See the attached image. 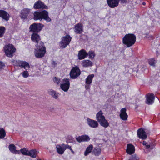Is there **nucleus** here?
<instances>
[{
  "label": "nucleus",
  "instance_id": "f257e3e1",
  "mask_svg": "<svg viewBox=\"0 0 160 160\" xmlns=\"http://www.w3.org/2000/svg\"><path fill=\"white\" fill-rule=\"evenodd\" d=\"M136 41V37L133 34H126L122 38V43L129 48L133 45Z\"/></svg>",
  "mask_w": 160,
  "mask_h": 160
},
{
  "label": "nucleus",
  "instance_id": "f03ea898",
  "mask_svg": "<svg viewBox=\"0 0 160 160\" xmlns=\"http://www.w3.org/2000/svg\"><path fill=\"white\" fill-rule=\"evenodd\" d=\"M35 46L36 47L35 51V57L39 58L43 57L46 52V48L43 42H40L39 44H37Z\"/></svg>",
  "mask_w": 160,
  "mask_h": 160
},
{
  "label": "nucleus",
  "instance_id": "7ed1b4c3",
  "mask_svg": "<svg viewBox=\"0 0 160 160\" xmlns=\"http://www.w3.org/2000/svg\"><path fill=\"white\" fill-rule=\"evenodd\" d=\"M33 15V19L35 20H42L43 19L48 22H50L51 21V19L48 17V12L46 10H43L41 12H35Z\"/></svg>",
  "mask_w": 160,
  "mask_h": 160
},
{
  "label": "nucleus",
  "instance_id": "20e7f679",
  "mask_svg": "<svg viewBox=\"0 0 160 160\" xmlns=\"http://www.w3.org/2000/svg\"><path fill=\"white\" fill-rule=\"evenodd\" d=\"M102 112L100 110L98 112L96 115V118L97 122H99L100 125L105 128L108 127L109 126V123L105 119V116L103 115Z\"/></svg>",
  "mask_w": 160,
  "mask_h": 160
},
{
  "label": "nucleus",
  "instance_id": "39448f33",
  "mask_svg": "<svg viewBox=\"0 0 160 160\" xmlns=\"http://www.w3.org/2000/svg\"><path fill=\"white\" fill-rule=\"evenodd\" d=\"M72 38L68 34L63 37L61 38V41L59 42V46L62 48H65L70 43Z\"/></svg>",
  "mask_w": 160,
  "mask_h": 160
},
{
  "label": "nucleus",
  "instance_id": "423d86ee",
  "mask_svg": "<svg viewBox=\"0 0 160 160\" xmlns=\"http://www.w3.org/2000/svg\"><path fill=\"white\" fill-rule=\"evenodd\" d=\"M4 49L6 55L9 57H12L16 50L13 46L10 44L5 46Z\"/></svg>",
  "mask_w": 160,
  "mask_h": 160
},
{
  "label": "nucleus",
  "instance_id": "0eeeda50",
  "mask_svg": "<svg viewBox=\"0 0 160 160\" xmlns=\"http://www.w3.org/2000/svg\"><path fill=\"white\" fill-rule=\"evenodd\" d=\"M43 27L42 24L34 23L30 26L29 28V32L38 33L41 30Z\"/></svg>",
  "mask_w": 160,
  "mask_h": 160
},
{
  "label": "nucleus",
  "instance_id": "6e6552de",
  "mask_svg": "<svg viewBox=\"0 0 160 160\" xmlns=\"http://www.w3.org/2000/svg\"><path fill=\"white\" fill-rule=\"evenodd\" d=\"M81 72L78 66L73 67L70 73V76L72 79L76 78L80 74Z\"/></svg>",
  "mask_w": 160,
  "mask_h": 160
},
{
  "label": "nucleus",
  "instance_id": "1a4fd4ad",
  "mask_svg": "<svg viewBox=\"0 0 160 160\" xmlns=\"http://www.w3.org/2000/svg\"><path fill=\"white\" fill-rule=\"evenodd\" d=\"M14 65L16 66H19L22 68H24L26 70H27L30 68L28 63L23 61H16L13 62Z\"/></svg>",
  "mask_w": 160,
  "mask_h": 160
},
{
  "label": "nucleus",
  "instance_id": "9d476101",
  "mask_svg": "<svg viewBox=\"0 0 160 160\" xmlns=\"http://www.w3.org/2000/svg\"><path fill=\"white\" fill-rule=\"evenodd\" d=\"M70 85L69 79L68 78H64L63 79L62 83L60 85L61 88L65 92L68 90Z\"/></svg>",
  "mask_w": 160,
  "mask_h": 160
},
{
  "label": "nucleus",
  "instance_id": "9b49d317",
  "mask_svg": "<svg viewBox=\"0 0 160 160\" xmlns=\"http://www.w3.org/2000/svg\"><path fill=\"white\" fill-rule=\"evenodd\" d=\"M155 96L154 94L149 93L146 96V103L148 105H151L154 102Z\"/></svg>",
  "mask_w": 160,
  "mask_h": 160
},
{
  "label": "nucleus",
  "instance_id": "f8f14e48",
  "mask_svg": "<svg viewBox=\"0 0 160 160\" xmlns=\"http://www.w3.org/2000/svg\"><path fill=\"white\" fill-rule=\"evenodd\" d=\"M33 8L35 9H47L48 7L41 1L38 0L34 4Z\"/></svg>",
  "mask_w": 160,
  "mask_h": 160
},
{
  "label": "nucleus",
  "instance_id": "ddd939ff",
  "mask_svg": "<svg viewBox=\"0 0 160 160\" xmlns=\"http://www.w3.org/2000/svg\"><path fill=\"white\" fill-rule=\"evenodd\" d=\"M87 123L90 127L96 128H98L99 126L98 122L95 120L89 118L87 119Z\"/></svg>",
  "mask_w": 160,
  "mask_h": 160
},
{
  "label": "nucleus",
  "instance_id": "4468645a",
  "mask_svg": "<svg viewBox=\"0 0 160 160\" xmlns=\"http://www.w3.org/2000/svg\"><path fill=\"white\" fill-rule=\"evenodd\" d=\"M74 29L76 34H81L83 31V25L81 23H78L75 26Z\"/></svg>",
  "mask_w": 160,
  "mask_h": 160
},
{
  "label": "nucleus",
  "instance_id": "2eb2a0df",
  "mask_svg": "<svg viewBox=\"0 0 160 160\" xmlns=\"http://www.w3.org/2000/svg\"><path fill=\"white\" fill-rule=\"evenodd\" d=\"M137 134L138 137L142 139H145L147 137L146 132L142 128H139L138 130Z\"/></svg>",
  "mask_w": 160,
  "mask_h": 160
},
{
  "label": "nucleus",
  "instance_id": "dca6fc26",
  "mask_svg": "<svg viewBox=\"0 0 160 160\" xmlns=\"http://www.w3.org/2000/svg\"><path fill=\"white\" fill-rule=\"evenodd\" d=\"M76 140L79 142H88L89 141L90 138L88 135H82L76 138Z\"/></svg>",
  "mask_w": 160,
  "mask_h": 160
},
{
  "label": "nucleus",
  "instance_id": "f3484780",
  "mask_svg": "<svg viewBox=\"0 0 160 160\" xmlns=\"http://www.w3.org/2000/svg\"><path fill=\"white\" fill-rule=\"evenodd\" d=\"M128 115L126 113V109L125 108H122L120 110V117L121 119L123 120H127Z\"/></svg>",
  "mask_w": 160,
  "mask_h": 160
},
{
  "label": "nucleus",
  "instance_id": "a211bd4d",
  "mask_svg": "<svg viewBox=\"0 0 160 160\" xmlns=\"http://www.w3.org/2000/svg\"><path fill=\"white\" fill-rule=\"evenodd\" d=\"M9 15L7 12L4 10H0V17L8 21L9 20Z\"/></svg>",
  "mask_w": 160,
  "mask_h": 160
},
{
  "label": "nucleus",
  "instance_id": "6ab92c4d",
  "mask_svg": "<svg viewBox=\"0 0 160 160\" xmlns=\"http://www.w3.org/2000/svg\"><path fill=\"white\" fill-rule=\"evenodd\" d=\"M108 5L110 8H114L118 5L119 0H107Z\"/></svg>",
  "mask_w": 160,
  "mask_h": 160
},
{
  "label": "nucleus",
  "instance_id": "aec40b11",
  "mask_svg": "<svg viewBox=\"0 0 160 160\" xmlns=\"http://www.w3.org/2000/svg\"><path fill=\"white\" fill-rule=\"evenodd\" d=\"M31 40L34 42L37 43V44L40 41L41 39L38 33H33L31 36Z\"/></svg>",
  "mask_w": 160,
  "mask_h": 160
},
{
  "label": "nucleus",
  "instance_id": "412c9836",
  "mask_svg": "<svg viewBox=\"0 0 160 160\" xmlns=\"http://www.w3.org/2000/svg\"><path fill=\"white\" fill-rule=\"evenodd\" d=\"M30 11V9L28 8H24L22 10L21 12V18L24 19H26Z\"/></svg>",
  "mask_w": 160,
  "mask_h": 160
},
{
  "label": "nucleus",
  "instance_id": "4be33fe9",
  "mask_svg": "<svg viewBox=\"0 0 160 160\" xmlns=\"http://www.w3.org/2000/svg\"><path fill=\"white\" fill-rule=\"evenodd\" d=\"M88 54L84 49L80 50L78 54V58L79 60H82L88 56Z\"/></svg>",
  "mask_w": 160,
  "mask_h": 160
},
{
  "label": "nucleus",
  "instance_id": "5701e85b",
  "mask_svg": "<svg viewBox=\"0 0 160 160\" xmlns=\"http://www.w3.org/2000/svg\"><path fill=\"white\" fill-rule=\"evenodd\" d=\"M135 151V148L133 145L131 144H128L126 151L128 154H132Z\"/></svg>",
  "mask_w": 160,
  "mask_h": 160
},
{
  "label": "nucleus",
  "instance_id": "b1692460",
  "mask_svg": "<svg viewBox=\"0 0 160 160\" xmlns=\"http://www.w3.org/2000/svg\"><path fill=\"white\" fill-rule=\"evenodd\" d=\"M57 151L59 154L62 155L64 152V150L62 144L61 145H57L56 146Z\"/></svg>",
  "mask_w": 160,
  "mask_h": 160
},
{
  "label": "nucleus",
  "instance_id": "393cba45",
  "mask_svg": "<svg viewBox=\"0 0 160 160\" xmlns=\"http://www.w3.org/2000/svg\"><path fill=\"white\" fill-rule=\"evenodd\" d=\"M92 62L88 60H83L82 63V65L84 67H91L92 65Z\"/></svg>",
  "mask_w": 160,
  "mask_h": 160
},
{
  "label": "nucleus",
  "instance_id": "a878e982",
  "mask_svg": "<svg viewBox=\"0 0 160 160\" xmlns=\"http://www.w3.org/2000/svg\"><path fill=\"white\" fill-rule=\"evenodd\" d=\"M38 153V152L35 149L31 150L29 151L28 156H30L33 158H35L36 157Z\"/></svg>",
  "mask_w": 160,
  "mask_h": 160
},
{
  "label": "nucleus",
  "instance_id": "bb28decb",
  "mask_svg": "<svg viewBox=\"0 0 160 160\" xmlns=\"http://www.w3.org/2000/svg\"><path fill=\"white\" fill-rule=\"evenodd\" d=\"M94 75L93 74L89 75L85 80V82L87 84L90 85L92 83L93 78Z\"/></svg>",
  "mask_w": 160,
  "mask_h": 160
},
{
  "label": "nucleus",
  "instance_id": "cd10ccee",
  "mask_svg": "<svg viewBox=\"0 0 160 160\" xmlns=\"http://www.w3.org/2000/svg\"><path fill=\"white\" fill-rule=\"evenodd\" d=\"M101 149L98 147H95L94 148L92 153L96 156H98L101 153Z\"/></svg>",
  "mask_w": 160,
  "mask_h": 160
},
{
  "label": "nucleus",
  "instance_id": "c85d7f7f",
  "mask_svg": "<svg viewBox=\"0 0 160 160\" xmlns=\"http://www.w3.org/2000/svg\"><path fill=\"white\" fill-rule=\"evenodd\" d=\"M93 147L92 145H90L86 148V149L84 152V155L85 156H87L90 153L93 148Z\"/></svg>",
  "mask_w": 160,
  "mask_h": 160
},
{
  "label": "nucleus",
  "instance_id": "c756f323",
  "mask_svg": "<svg viewBox=\"0 0 160 160\" xmlns=\"http://www.w3.org/2000/svg\"><path fill=\"white\" fill-rule=\"evenodd\" d=\"M49 94L51 95L54 98L57 99L58 96V94L52 90H50L48 91Z\"/></svg>",
  "mask_w": 160,
  "mask_h": 160
},
{
  "label": "nucleus",
  "instance_id": "7c9ffc66",
  "mask_svg": "<svg viewBox=\"0 0 160 160\" xmlns=\"http://www.w3.org/2000/svg\"><path fill=\"white\" fill-rule=\"evenodd\" d=\"M21 152L24 155L28 156L29 150L27 148H23L20 150Z\"/></svg>",
  "mask_w": 160,
  "mask_h": 160
},
{
  "label": "nucleus",
  "instance_id": "2f4dec72",
  "mask_svg": "<svg viewBox=\"0 0 160 160\" xmlns=\"http://www.w3.org/2000/svg\"><path fill=\"white\" fill-rule=\"evenodd\" d=\"M5 135V130L3 128H0V138H3Z\"/></svg>",
  "mask_w": 160,
  "mask_h": 160
},
{
  "label": "nucleus",
  "instance_id": "473e14b6",
  "mask_svg": "<svg viewBox=\"0 0 160 160\" xmlns=\"http://www.w3.org/2000/svg\"><path fill=\"white\" fill-rule=\"evenodd\" d=\"M5 28L2 26H0V38L2 37L5 31Z\"/></svg>",
  "mask_w": 160,
  "mask_h": 160
},
{
  "label": "nucleus",
  "instance_id": "72a5a7b5",
  "mask_svg": "<svg viewBox=\"0 0 160 160\" xmlns=\"http://www.w3.org/2000/svg\"><path fill=\"white\" fill-rule=\"evenodd\" d=\"M8 148L10 151L12 153H13L16 149L15 146L12 144H10Z\"/></svg>",
  "mask_w": 160,
  "mask_h": 160
},
{
  "label": "nucleus",
  "instance_id": "f704fd0d",
  "mask_svg": "<svg viewBox=\"0 0 160 160\" xmlns=\"http://www.w3.org/2000/svg\"><path fill=\"white\" fill-rule=\"evenodd\" d=\"M148 62L150 65L154 66L156 61L154 59L151 58L148 60Z\"/></svg>",
  "mask_w": 160,
  "mask_h": 160
},
{
  "label": "nucleus",
  "instance_id": "c9c22d12",
  "mask_svg": "<svg viewBox=\"0 0 160 160\" xmlns=\"http://www.w3.org/2000/svg\"><path fill=\"white\" fill-rule=\"evenodd\" d=\"M88 54L89 56V58L92 59L94 58L95 56V53L93 51H89Z\"/></svg>",
  "mask_w": 160,
  "mask_h": 160
},
{
  "label": "nucleus",
  "instance_id": "e433bc0d",
  "mask_svg": "<svg viewBox=\"0 0 160 160\" xmlns=\"http://www.w3.org/2000/svg\"><path fill=\"white\" fill-rule=\"evenodd\" d=\"M129 160H139V158L136 154H134L131 156Z\"/></svg>",
  "mask_w": 160,
  "mask_h": 160
},
{
  "label": "nucleus",
  "instance_id": "4c0bfd02",
  "mask_svg": "<svg viewBox=\"0 0 160 160\" xmlns=\"http://www.w3.org/2000/svg\"><path fill=\"white\" fill-rule=\"evenodd\" d=\"M21 74H22L23 77L24 78H27L29 76V73L27 71H24L21 73Z\"/></svg>",
  "mask_w": 160,
  "mask_h": 160
},
{
  "label": "nucleus",
  "instance_id": "58836bf2",
  "mask_svg": "<svg viewBox=\"0 0 160 160\" xmlns=\"http://www.w3.org/2000/svg\"><path fill=\"white\" fill-rule=\"evenodd\" d=\"M53 81L55 83L58 84L60 83V79L59 78H57L56 77H55L53 79Z\"/></svg>",
  "mask_w": 160,
  "mask_h": 160
},
{
  "label": "nucleus",
  "instance_id": "ea45409f",
  "mask_svg": "<svg viewBox=\"0 0 160 160\" xmlns=\"http://www.w3.org/2000/svg\"><path fill=\"white\" fill-rule=\"evenodd\" d=\"M143 144L146 146V148L147 149H148L150 148V145L148 144L147 142L145 141H143Z\"/></svg>",
  "mask_w": 160,
  "mask_h": 160
},
{
  "label": "nucleus",
  "instance_id": "a19ab883",
  "mask_svg": "<svg viewBox=\"0 0 160 160\" xmlns=\"http://www.w3.org/2000/svg\"><path fill=\"white\" fill-rule=\"evenodd\" d=\"M4 67L5 65L4 63L1 62H0V70Z\"/></svg>",
  "mask_w": 160,
  "mask_h": 160
},
{
  "label": "nucleus",
  "instance_id": "79ce46f5",
  "mask_svg": "<svg viewBox=\"0 0 160 160\" xmlns=\"http://www.w3.org/2000/svg\"><path fill=\"white\" fill-rule=\"evenodd\" d=\"M62 145L65 151L68 148V146H69L68 144H65L63 143L62 144Z\"/></svg>",
  "mask_w": 160,
  "mask_h": 160
},
{
  "label": "nucleus",
  "instance_id": "37998d69",
  "mask_svg": "<svg viewBox=\"0 0 160 160\" xmlns=\"http://www.w3.org/2000/svg\"><path fill=\"white\" fill-rule=\"evenodd\" d=\"M20 150H16V149L15 150V151L13 152V153L14 154H20Z\"/></svg>",
  "mask_w": 160,
  "mask_h": 160
},
{
  "label": "nucleus",
  "instance_id": "c03bdc74",
  "mask_svg": "<svg viewBox=\"0 0 160 160\" xmlns=\"http://www.w3.org/2000/svg\"><path fill=\"white\" fill-rule=\"evenodd\" d=\"M121 2V3L123 4L126 3L127 2V0H119V1Z\"/></svg>",
  "mask_w": 160,
  "mask_h": 160
},
{
  "label": "nucleus",
  "instance_id": "a18cd8bd",
  "mask_svg": "<svg viewBox=\"0 0 160 160\" xmlns=\"http://www.w3.org/2000/svg\"><path fill=\"white\" fill-rule=\"evenodd\" d=\"M70 150L71 151V152L73 154H74V152L73 151L72 148Z\"/></svg>",
  "mask_w": 160,
  "mask_h": 160
},
{
  "label": "nucleus",
  "instance_id": "49530a36",
  "mask_svg": "<svg viewBox=\"0 0 160 160\" xmlns=\"http://www.w3.org/2000/svg\"><path fill=\"white\" fill-rule=\"evenodd\" d=\"M67 149H68L70 150L72 148L69 145Z\"/></svg>",
  "mask_w": 160,
  "mask_h": 160
},
{
  "label": "nucleus",
  "instance_id": "de8ad7c7",
  "mask_svg": "<svg viewBox=\"0 0 160 160\" xmlns=\"http://www.w3.org/2000/svg\"><path fill=\"white\" fill-rule=\"evenodd\" d=\"M89 85H88V84H87V85H86L85 86V87L87 89L88 88H89Z\"/></svg>",
  "mask_w": 160,
  "mask_h": 160
},
{
  "label": "nucleus",
  "instance_id": "09e8293b",
  "mask_svg": "<svg viewBox=\"0 0 160 160\" xmlns=\"http://www.w3.org/2000/svg\"><path fill=\"white\" fill-rule=\"evenodd\" d=\"M150 37L152 39H153V37L152 35L150 36Z\"/></svg>",
  "mask_w": 160,
  "mask_h": 160
},
{
  "label": "nucleus",
  "instance_id": "8fccbe9b",
  "mask_svg": "<svg viewBox=\"0 0 160 160\" xmlns=\"http://www.w3.org/2000/svg\"><path fill=\"white\" fill-rule=\"evenodd\" d=\"M146 4V3L145 2H143L142 3V5H145Z\"/></svg>",
  "mask_w": 160,
  "mask_h": 160
},
{
  "label": "nucleus",
  "instance_id": "3c124183",
  "mask_svg": "<svg viewBox=\"0 0 160 160\" xmlns=\"http://www.w3.org/2000/svg\"><path fill=\"white\" fill-rule=\"evenodd\" d=\"M137 107H138V106H136L135 107L136 108H137Z\"/></svg>",
  "mask_w": 160,
  "mask_h": 160
}]
</instances>
